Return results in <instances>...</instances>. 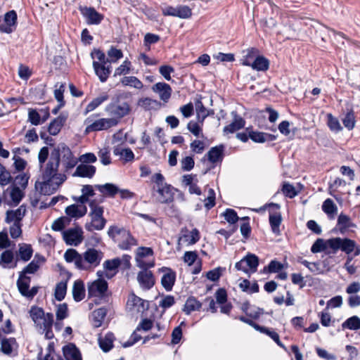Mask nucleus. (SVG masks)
I'll return each instance as SVG.
<instances>
[{"label": "nucleus", "instance_id": "36", "mask_svg": "<svg viewBox=\"0 0 360 360\" xmlns=\"http://www.w3.org/2000/svg\"><path fill=\"white\" fill-rule=\"evenodd\" d=\"M14 347H18V343L15 338H4L1 341V350L6 355H11Z\"/></svg>", "mask_w": 360, "mask_h": 360}, {"label": "nucleus", "instance_id": "64", "mask_svg": "<svg viewBox=\"0 0 360 360\" xmlns=\"http://www.w3.org/2000/svg\"><path fill=\"white\" fill-rule=\"evenodd\" d=\"M68 304L66 303L60 304L56 310V319L58 321H61L68 317Z\"/></svg>", "mask_w": 360, "mask_h": 360}, {"label": "nucleus", "instance_id": "50", "mask_svg": "<svg viewBox=\"0 0 360 360\" xmlns=\"http://www.w3.org/2000/svg\"><path fill=\"white\" fill-rule=\"evenodd\" d=\"M153 250L151 248H147V247H139L136 250V257L135 260L136 264L139 263V262H143V258L148 257V256H153Z\"/></svg>", "mask_w": 360, "mask_h": 360}, {"label": "nucleus", "instance_id": "19", "mask_svg": "<svg viewBox=\"0 0 360 360\" xmlns=\"http://www.w3.org/2000/svg\"><path fill=\"white\" fill-rule=\"evenodd\" d=\"M231 115L233 116V120L231 123L224 127L223 132L224 134H233L245 127V120L240 116L236 111H232Z\"/></svg>", "mask_w": 360, "mask_h": 360}, {"label": "nucleus", "instance_id": "58", "mask_svg": "<svg viewBox=\"0 0 360 360\" xmlns=\"http://www.w3.org/2000/svg\"><path fill=\"white\" fill-rule=\"evenodd\" d=\"M188 130L192 133L195 136H201L204 137V135L201 133L202 128L199 125L198 123L193 122V120L190 121L187 124Z\"/></svg>", "mask_w": 360, "mask_h": 360}, {"label": "nucleus", "instance_id": "17", "mask_svg": "<svg viewBox=\"0 0 360 360\" xmlns=\"http://www.w3.org/2000/svg\"><path fill=\"white\" fill-rule=\"evenodd\" d=\"M65 260L68 262H74L77 269L80 270H87L88 266L84 264L83 257L75 249H68L64 254Z\"/></svg>", "mask_w": 360, "mask_h": 360}, {"label": "nucleus", "instance_id": "43", "mask_svg": "<svg viewBox=\"0 0 360 360\" xmlns=\"http://www.w3.org/2000/svg\"><path fill=\"white\" fill-rule=\"evenodd\" d=\"M137 104L145 110L158 109L160 106V103L159 101L148 97L140 98L138 101Z\"/></svg>", "mask_w": 360, "mask_h": 360}, {"label": "nucleus", "instance_id": "46", "mask_svg": "<svg viewBox=\"0 0 360 360\" xmlns=\"http://www.w3.org/2000/svg\"><path fill=\"white\" fill-rule=\"evenodd\" d=\"M343 329H349L352 330H357L360 329V318L357 316H352L348 318L342 324Z\"/></svg>", "mask_w": 360, "mask_h": 360}, {"label": "nucleus", "instance_id": "40", "mask_svg": "<svg viewBox=\"0 0 360 360\" xmlns=\"http://www.w3.org/2000/svg\"><path fill=\"white\" fill-rule=\"evenodd\" d=\"M322 210L330 219H333L338 212V207L330 198H327L323 202Z\"/></svg>", "mask_w": 360, "mask_h": 360}, {"label": "nucleus", "instance_id": "42", "mask_svg": "<svg viewBox=\"0 0 360 360\" xmlns=\"http://www.w3.org/2000/svg\"><path fill=\"white\" fill-rule=\"evenodd\" d=\"M31 278L20 272L19 278L17 280V287L20 293L24 296L30 288Z\"/></svg>", "mask_w": 360, "mask_h": 360}, {"label": "nucleus", "instance_id": "49", "mask_svg": "<svg viewBox=\"0 0 360 360\" xmlns=\"http://www.w3.org/2000/svg\"><path fill=\"white\" fill-rule=\"evenodd\" d=\"M67 281H60L56 284L54 296L56 300L62 301L66 295L67 292Z\"/></svg>", "mask_w": 360, "mask_h": 360}, {"label": "nucleus", "instance_id": "33", "mask_svg": "<svg viewBox=\"0 0 360 360\" xmlns=\"http://www.w3.org/2000/svg\"><path fill=\"white\" fill-rule=\"evenodd\" d=\"M243 259L249 270V274L257 271L259 264V259L256 255L249 252L243 258Z\"/></svg>", "mask_w": 360, "mask_h": 360}, {"label": "nucleus", "instance_id": "60", "mask_svg": "<svg viewBox=\"0 0 360 360\" xmlns=\"http://www.w3.org/2000/svg\"><path fill=\"white\" fill-rule=\"evenodd\" d=\"M23 197L24 193L18 186H14L12 188L11 191V198L15 205L19 204Z\"/></svg>", "mask_w": 360, "mask_h": 360}, {"label": "nucleus", "instance_id": "8", "mask_svg": "<svg viewBox=\"0 0 360 360\" xmlns=\"http://www.w3.org/2000/svg\"><path fill=\"white\" fill-rule=\"evenodd\" d=\"M235 319H238L240 321L252 326L256 330L260 332L261 333L266 334L269 338H271L280 347L283 349H285V345L280 340L279 335L275 332L274 330H271L269 328L265 326H260L253 321L252 319L247 318L244 316H240L238 317H235Z\"/></svg>", "mask_w": 360, "mask_h": 360}, {"label": "nucleus", "instance_id": "35", "mask_svg": "<svg viewBox=\"0 0 360 360\" xmlns=\"http://www.w3.org/2000/svg\"><path fill=\"white\" fill-rule=\"evenodd\" d=\"M115 339V335L111 332L107 333L103 338L98 339L99 347L103 352H108L112 349Z\"/></svg>", "mask_w": 360, "mask_h": 360}, {"label": "nucleus", "instance_id": "20", "mask_svg": "<svg viewBox=\"0 0 360 360\" xmlns=\"http://www.w3.org/2000/svg\"><path fill=\"white\" fill-rule=\"evenodd\" d=\"M153 92L159 94V96L164 102H167L172 95L171 86L165 82H158L152 86Z\"/></svg>", "mask_w": 360, "mask_h": 360}, {"label": "nucleus", "instance_id": "38", "mask_svg": "<svg viewBox=\"0 0 360 360\" xmlns=\"http://www.w3.org/2000/svg\"><path fill=\"white\" fill-rule=\"evenodd\" d=\"M251 63V68L257 71L265 72L269 68V60L264 56L260 55H258L254 60V62Z\"/></svg>", "mask_w": 360, "mask_h": 360}, {"label": "nucleus", "instance_id": "7", "mask_svg": "<svg viewBox=\"0 0 360 360\" xmlns=\"http://www.w3.org/2000/svg\"><path fill=\"white\" fill-rule=\"evenodd\" d=\"M59 180L54 179H43L42 182L37 181L35 188L39 189L40 193L45 195H49L57 191L58 187L67 179L65 174H59Z\"/></svg>", "mask_w": 360, "mask_h": 360}, {"label": "nucleus", "instance_id": "52", "mask_svg": "<svg viewBox=\"0 0 360 360\" xmlns=\"http://www.w3.org/2000/svg\"><path fill=\"white\" fill-rule=\"evenodd\" d=\"M221 215L224 217L225 220L231 224L236 225V222L240 219V218L238 217L237 212L231 208H227L222 214Z\"/></svg>", "mask_w": 360, "mask_h": 360}, {"label": "nucleus", "instance_id": "22", "mask_svg": "<svg viewBox=\"0 0 360 360\" xmlns=\"http://www.w3.org/2000/svg\"><path fill=\"white\" fill-rule=\"evenodd\" d=\"M96 171L95 166L82 163L77 167L72 176L91 179L96 174Z\"/></svg>", "mask_w": 360, "mask_h": 360}, {"label": "nucleus", "instance_id": "44", "mask_svg": "<svg viewBox=\"0 0 360 360\" xmlns=\"http://www.w3.org/2000/svg\"><path fill=\"white\" fill-rule=\"evenodd\" d=\"M107 311L108 310L105 307H101L93 311V321L95 328L101 326Z\"/></svg>", "mask_w": 360, "mask_h": 360}, {"label": "nucleus", "instance_id": "57", "mask_svg": "<svg viewBox=\"0 0 360 360\" xmlns=\"http://www.w3.org/2000/svg\"><path fill=\"white\" fill-rule=\"evenodd\" d=\"M11 179L10 172L0 162V184L1 186H6L11 182Z\"/></svg>", "mask_w": 360, "mask_h": 360}, {"label": "nucleus", "instance_id": "32", "mask_svg": "<svg viewBox=\"0 0 360 360\" xmlns=\"http://www.w3.org/2000/svg\"><path fill=\"white\" fill-rule=\"evenodd\" d=\"M94 187L105 195L113 198L120 191L119 188L111 183H106L103 185L96 184Z\"/></svg>", "mask_w": 360, "mask_h": 360}, {"label": "nucleus", "instance_id": "21", "mask_svg": "<svg viewBox=\"0 0 360 360\" xmlns=\"http://www.w3.org/2000/svg\"><path fill=\"white\" fill-rule=\"evenodd\" d=\"M106 64L107 63H99V62L95 60L93 62V68L95 74L98 77L101 82H106L112 72L111 66H106Z\"/></svg>", "mask_w": 360, "mask_h": 360}, {"label": "nucleus", "instance_id": "3", "mask_svg": "<svg viewBox=\"0 0 360 360\" xmlns=\"http://www.w3.org/2000/svg\"><path fill=\"white\" fill-rule=\"evenodd\" d=\"M52 152L58 154L59 162L60 157L62 158V165L65 168V172L74 168L78 163L79 159L75 157L70 148L64 143H59Z\"/></svg>", "mask_w": 360, "mask_h": 360}, {"label": "nucleus", "instance_id": "18", "mask_svg": "<svg viewBox=\"0 0 360 360\" xmlns=\"http://www.w3.org/2000/svg\"><path fill=\"white\" fill-rule=\"evenodd\" d=\"M137 281L140 287L145 290L151 289L155 283V277L151 271H140L137 275Z\"/></svg>", "mask_w": 360, "mask_h": 360}, {"label": "nucleus", "instance_id": "23", "mask_svg": "<svg viewBox=\"0 0 360 360\" xmlns=\"http://www.w3.org/2000/svg\"><path fill=\"white\" fill-rule=\"evenodd\" d=\"M167 271L161 278V284L166 291H171L176 281V273L169 268H162V271Z\"/></svg>", "mask_w": 360, "mask_h": 360}, {"label": "nucleus", "instance_id": "9", "mask_svg": "<svg viewBox=\"0 0 360 360\" xmlns=\"http://www.w3.org/2000/svg\"><path fill=\"white\" fill-rule=\"evenodd\" d=\"M60 163L58 162V154L51 151L50 158L45 165L44 168L42 169L41 178L42 179H54L59 180L58 176L61 174L58 173V167Z\"/></svg>", "mask_w": 360, "mask_h": 360}, {"label": "nucleus", "instance_id": "59", "mask_svg": "<svg viewBox=\"0 0 360 360\" xmlns=\"http://www.w3.org/2000/svg\"><path fill=\"white\" fill-rule=\"evenodd\" d=\"M108 56L110 58L109 63L116 62L117 60L123 57L122 51L120 49H117L115 46H111L108 51Z\"/></svg>", "mask_w": 360, "mask_h": 360}, {"label": "nucleus", "instance_id": "37", "mask_svg": "<svg viewBox=\"0 0 360 360\" xmlns=\"http://www.w3.org/2000/svg\"><path fill=\"white\" fill-rule=\"evenodd\" d=\"M202 307V304L194 297H189L183 308V311L186 314L189 315L194 311H198Z\"/></svg>", "mask_w": 360, "mask_h": 360}, {"label": "nucleus", "instance_id": "4", "mask_svg": "<svg viewBox=\"0 0 360 360\" xmlns=\"http://www.w3.org/2000/svg\"><path fill=\"white\" fill-rule=\"evenodd\" d=\"M105 112L116 122V125L122 118L128 115L131 111V107L127 102H120L118 100L108 104L105 108Z\"/></svg>", "mask_w": 360, "mask_h": 360}, {"label": "nucleus", "instance_id": "41", "mask_svg": "<svg viewBox=\"0 0 360 360\" xmlns=\"http://www.w3.org/2000/svg\"><path fill=\"white\" fill-rule=\"evenodd\" d=\"M109 96L107 93L102 94L100 96H98L93 99L86 107L84 115H87L89 112L93 111L103 102L108 101Z\"/></svg>", "mask_w": 360, "mask_h": 360}, {"label": "nucleus", "instance_id": "11", "mask_svg": "<svg viewBox=\"0 0 360 360\" xmlns=\"http://www.w3.org/2000/svg\"><path fill=\"white\" fill-rule=\"evenodd\" d=\"M82 255L88 269L98 266L103 257V253L95 248L87 249Z\"/></svg>", "mask_w": 360, "mask_h": 360}, {"label": "nucleus", "instance_id": "28", "mask_svg": "<svg viewBox=\"0 0 360 360\" xmlns=\"http://www.w3.org/2000/svg\"><path fill=\"white\" fill-rule=\"evenodd\" d=\"M354 224L351 221V219L349 216L341 213L338 218L337 226L333 230V231H338L341 234H344L349 228L354 227Z\"/></svg>", "mask_w": 360, "mask_h": 360}, {"label": "nucleus", "instance_id": "56", "mask_svg": "<svg viewBox=\"0 0 360 360\" xmlns=\"http://www.w3.org/2000/svg\"><path fill=\"white\" fill-rule=\"evenodd\" d=\"M328 247L327 240L325 241L322 238H318L311 247V252L313 253L321 252L325 251Z\"/></svg>", "mask_w": 360, "mask_h": 360}, {"label": "nucleus", "instance_id": "12", "mask_svg": "<svg viewBox=\"0 0 360 360\" xmlns=\"http://www.w3.org/2000/svg\"><path fill=\"white\" fill-rule=\"evenodd\" d=\"M79 11L85 18L88 25H99L104 19V15L98 13L94 7L81 6Z\"/></svg>", "mask_w": 360, "mask_h": 360}, {"label": "nucleus", "instance_id": "55", "mask_svg": "<svg viewBox=\"0 0 360 360\" xmlns=\"http://www.w3.org/2000/svg\"><path fill=\"white\" fill-rule=\"evenodd\" d=\"M281 191L285 197L289 198H293L298 194L295 186L288 182L283 184Z\"/></svg>", "mask_w": 360, "mask_h": 360}, {"label": "nucleus", "instance_id": "5", "mask_svg": "<svg viewBox=\"0 0 360 360\" xmlns=\"http://www.w3.org/2000/svg\"><path fill=\"white\" fill-rule=\"evenodd\" d=\"M266 207L269 208V224L274 233L280 235V225L282 221V216L278 210L281 208V205L278 203L271 202L264 205L259 209L255 210V212H261L266 210Z\"/></svg>", "mask_w": 360, "mask_h": 360}, {"label": "nucleus", "instance_id": "53", "mask_svg": "<svg viewBox=\"0 0 360 360\" xmlns=\"http://www.w3.org/2000/svg\"><path fill=\"white\" fill-rule=\"evenodd\" d=\"M342 123L348 130H352L354 128L356 120L354 112L352 110L346 113L342 119Z\"/></svg>", "mask_w": 360, "mask_h": 360}, {"label": "nucleus", "instance_id": "6", "mask_svg": "<svg viewBox=\"0 0 360 360\" xmlns=\"http://www.w3.org/2000/svg\"><path fill=\"white\" fill-rule=\"evenodd\" d=\"M328 248L333 250V253H336L339 250L350 254L354 252L356 248V242L354 240L347 238H332L327 240Z\"/></svg>", "mask_w": 360, "mask_h": 360}, {"label": "nucleus", "instance_id": "47", "mask_svg": "<svg viewBox=\"0 0 360 360\" xmlns=\"http://www.w3.org/2000/svg\"><path fill=\"white\" fill-rule=\"evenodd\" d=\"M121 83L124 86H129L137 89H141L143 86V83L135 76H127L124 77L121 79Z\"/></svg>", "mask_w": 360, "mask_h": 360}, {"label": "nucleus", "instance_id": "25", "mask_svg": "<svg viewBox=\"0 0 360 360\" xmlns=\"http://www.w3.org/2000/svg\"><path fill=\"white\" fill-rule=\"evenodd\" d=\"M249 137L252 141L259 143L273 141L277 139L276 135L253 130L249 131Z\"/></svg>", "mask_w": 360, "mask_h": 360}, {"label": "nucleus", "instance_id": "63", "mask_svg": "<svg viewBox=\"0 0 360 360\" xmlns=\"http://www.w3.org/2000/svg\"><path fill=\"white\" fill-rule=\"evenodd\" d=\"M121 264L120 258H115L113 259H108L103 263V268L108 271H113L117 269Z\"/></svg>", "mask_w": 360, "mask_h": 360}, {"label": "nucleus", "instance_id": "13", "mask_svg": "<svg viewBox=\"0 0 360 360\" xmlns=\"http://www.w3.org/2000/svg\"><path fill=\"white\" fill-rule=\"evenodd\" d=\"M83 231L81 227L70 229L63 233V239L69 245L77 246L83 240Z\"/></svg>", "mask_w": 360, "mask_h": 360}, {"label": "nucleus", "instance_id": "62", "mask_svg": "<svg viewBox=\"0 0 360 360\" xmlns=\"http://www.w3.org/2000/svg\"><path fill=\"white\" fill-rule=\"evenodd\" d=\"M30 176L25 173L20 174L15 176L14 183L15 185L19 186L22 189H25L28 184Z\"/></svg>", "mask_w": 360, "mask_h": 360}, {"label": "nucleus", "instance_id": "27", "mask_svg": "<svg viewBox=\"0 0 360 360\" xmlns=\"http://www.w3.org/2000/svg\"><path fill=\"white\" fill-rule=\"evenodd\" d=\"M67 117V115L62 113L58 117L53 119L48 127L49 133L52 136L57 135L65 123Z\"/></svg>", "mask_w": 360, "mask_h": 360}, {"label": "nucleus", "instance_id": "15", "mask_svg": "<svg viewBox=\"0 0 360 360\" xmlns=\"http://www.w3.org/2000/svg\"><path fill=\"white\" fill-rule=\"evenodd\" d=\"M108 288V282L99 278L88 286L89 297H103Z\"/></svg>", "mask_w": 360, "mask_h": 360}, {"label": "nucleus", "instance_id": "10", "mask_svg": "<svg viewBox=\"0 0 360 360\" xmlns=\"http://www.w3.org/2000/svg\"><path fill=\"white\" fill-rule=\"evenodd\" d=\"M162 14L165 16H174L179 18L186 19L192 15V11L188 6H178L176 7L166 6L162 8Z\"/></svg>", "mask_w": 360, "mask_h": 360}, {"label": "nucleus", "instance_id": "26", "mask_svg": "<svg viewBox=\"0 0 360 360\" xmlns=\"http://www.w3.org/2000/svg\"><path fill=\"white\" fill-rule=\"evenodd\" d=\"M63 356L66 360H82L79 349L73 343H70L63 347Z\"/></svg>", "mask_w": 360, "mask_h": 360}, {"label": "nucleus", "instance_id": "54", "mask_svg": "<svg viewBox=\"0 0 360 360\" xmlns=\"http://www.w3.org/2000/svg\"><path fill=\"white\" fill-rule=\"evenodd\" d=\"M243 222L240 225V233L244 238L248 239L251 233V226L250 224V217H243L240 218Z\"/></svg>", "mask_w": 360, "mask_h": 360}, {"label": "nucleus", "instance_id": "30", "mask_svg": "<svg viewBox=\"0 0 360 360\" xmlns=\"http://www.w3.org/2000/svg\"><path fill=\"white\" fill-rule=\"evenodd\" d=\"M224 146L222 144L211 148L207 153L208 160L212 163L221 161L224 156Z\"/></svg>", "mask_w": 360, "mask_h": 360}, {"label": "nucleus", "instance_id": "1", "mask_svg": "<svg viewBox=\"0 0 360 360\" xmlns=\"http://www.w3.org/2000/svg\"><path fill=\"white\" fill-rule=\"evenodd\" d=\"M151 181L155 184L152 187V195L156 202L169 204L174 201L175 188L165 182V179L161 173L153 175Z\"/></svg>", "mask_w": 360, "mask_h": 360}, {"label": "nucleus", "instance_id": "39", "mask_svg": "<svg viewBox=\"0 0 360 360\" xmlns=\"http://www.w3.org/2000/svg\"><path fill=\"white\" fill-rule=\"evenodd\" d=\"M122 241L118 243V247L121 250H130L132 246L136 245V240L131 236L129 231H127L122 236Z\"/></svg>", "mask_w": 360, "mask_h": 360}, {"label": "nucleus", "instance_id": "61", "mask_svg": "<svg viewBox=\"0 0 360 360\" xmlns=\"http://www.w3.org/2000/svg\"><path fill=\"white\" fill-rule=\"evenodd\" d=\"M98 158L101 162L103 165H108L111 163V158L110 156V151L108 148H104L101 149L98 153Z\"/></svg>", "mask_w": 360, "mask_h": 360}, {"label": "nucleus", "instance_id": "34", "mask_svg": "<svg viewBox=\"0 0 360 360\" xmlns=\"http://www.w3.org/2000/svg\"><path fill=\"white\" fill-rule=\"evenodd\" d=\"M243 56L241 59V63L243 65L251 67L254 60L259 55V50L256 48H250L243 51Z\"/></svg>", "mask_w": 360, "mask_h": 360}, {"label": "nucleus", "instance_id": "51", "mask_svg": "<svg viewBox=\"0 0 360 360\" xmlns=\"http://www.w3.org/2000/svg\"><path fill=\"white\" fill-rule=\"evenodd\" d=\"M327 124L332 131L337 133L342 130V127L338 119L330 113L327 114Z\"/></svg>", "mask_w": 360, "mask_h": 360}, {"label": "nucleus", "instance_id": "2", "mask_svg": "<svg viewBox=\"0 0 360 360\" xmlns=\"http://www.w3.org/2000/svg\"><path fill=\"white\" fill-rule=\"evenodd\" d=\"M89 208L90 212L89 215L91 217V221L86 223V230L88 231L103 230L107 223V220L103 217L104 207H96V205L92 202Z\"/></svg>", "mask_w": 360, "mask_h": 360}, {"label": "nucleus", "instance_id": "31", "mask_svg": "<svg viewBox=\"0 0 360 360\" xmlns=\"http://www.w3.org/2000/svg\"><path fill=\"white\" fill-rule=\"evenodd\" d=\"M72 296L75 302H80L85 297V288L82 280H76L72 286Z\"/></svg>", "mask_w": 360, "mask_h": 360}, {"label": "nucleus", "instance_id": "29", "mask_svg": "<svg viewBox=\"0 0 360 360\" xmlns=\"http://www.w3.org/2000/svg\"><path fill=\"white\" fill-rule=\"evenodd\" d=\"M65 214L72 218H81L87 213V207L85 205L79 206L72 204L65 208Z\"/></svg>", "mask_w": 360, "mask_h": 360}, {"label": "nucleus", "instance_id": "24", "mask_svg": "<svg viewBox=\"0 0 360 360\" xmlns=\"http://www.w3.org/2000/svg\"><path fill=\"white\" fill-rule=\"evenodd\" d=\"M26 212V208L24 205H20L15 210H8L6 212V217L5 219V221L8 224H10L12 221L18 222V224H21L20 221L24 217Z\"/></svg>", "mask_w": 360, "mask_h": 360}, {"label": "nucleus", "instance_id": "16", "mask_svg": "<svg viewBox=\"0 0 360 360\" xmlns=\"http://www.w3.org/2000/svg\"><path fill=\"white\" fill-rule=\"evenodd\" d=\"M116 122L113 119L110 118H101L98 119L91 124L87 125L86 127V132L98 131L102 130H107L112 127H115Z\"/></svg>", "mask_w": 360, "mask_h": 360}, {"label": "nucleus", "instance_id": "14", "mask_svg": "<svg viewBox=\"0 0 360 360\" xmlns=\"http://www.w3.org/2000/svg\"><path fill=\"white\" fill-rule=\"evenodd\" d=\"M17 13L14 10L10 11L4 15V23L0 25V32L11 34L16 28Z\"/></svg>", "mask_w": 360, "mask_h": 360}, {"label": "nucleus", "instance_id": "45", "mask_svg": "<svg viewBox=\"0 0 360 360\" xmlns=\"http://www.w3.org/2000/svg\"><path fill=\"white\" fill-rule=\"evenodd\" d=\"M33 254V250L31 245L22 243L19 245V256L24 262L29 261Z\"/></svg>", "mask_w": 360, "mask_h": 360}, {"label": "nucleus", "instance_id": "48", "mask_svg": "<svg viewBox=\"0 0 360 360\" xmlns=\"http://www.w3.org/2000/svg\"><path fill=\"white\" fill-rule=\"evenodd\" d=\"M30 317L34 323L38 326L39 321L45 316L46 314L42 308L33 306L30 310Z\"/></svg>", "mask_w": 360, "mask_h": 360}]
</instances>
